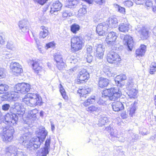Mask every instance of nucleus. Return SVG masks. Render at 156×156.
Returning a JSON list of instances; mask_svg holds the SVG:
<instances>
[{"instance_id": "1", "label": "nucleus", "mask_w": 156, "mask_h": 156, "mask_svg": "<svg viewBox=\"0 0 156 156\" xmlns=\"http://www.w3.org/2000/svg\"><path fill=\"white\" fill-rule=\"evenodd\" d=\"M23 131V134L19 139V143L22 144L28 150L34 151L37 149V146L40 144L38 138H33L30 140L31 134L27 129Z\"/></svg>"}, {"instance_id": "2", "label": "nucleus", "mask_w": 156, "mask_h": 156, "mask_svg": "<svg viewBox=\"0 0 156 156\" xmlns=\"http://www.w3.org/2000/svg\"><path fill=\"white\" fill-rule=\"evenodd\" d=\"M118 20L116 18L112 17L109 18L108 21L102 23L98 24L96 27V32L100 36H104L105 35L108 27L115 28L118 25Z\"/></svg>"}, {"instance_id": "3", "label": "nucleus", "mask_w": 156, "mask_h": 156, "mask_svg": "<svg viewBox=\"0 0 156 156\" xmlns=\"http://www.w3.org/2000/svg\"><path fill=\"white\" fill-rule=\"evenodd\" d=\"M22 101L27 105L30 106L41 105H42V99L38 94L29 93L22 98Z\"/></svg>"}, {"instance_id": "4", "label": "nucleus", "mask_w": 156, "mask_h": 156, "mask_svg": "<svg viewBox=\"0 0 156 156\" xmlns=\"http://www.w3.org/2000/svg\"><path fill=\"white\" fill-rule=\"evenodd\" d=\"M105 96H108L110 100H117L122 94L121 91L117 87L107 89L104 91Z\"/></svg>"}, {"instance_id": "5", "label": "nucleus", "mask_w": 156, "mask_h": 156, "mask_svg": "<svg viewBox=\"0 0 156 156\" xmlns=\"http://www.w3.org/2000/svg\"><path fill=\"white\" fill-rule=\"evenodd\" d=\"M84 41L80 37H73L71 39V47L74 51H77L82 49L83 46Z\"/></svg>"}, {"instance_id": "6", "label": "nucleus", "mask_w": 156, "mask_h": 156, "mask_svg": "<svg viewBox=\"0 0 156 156\" xmlns=\"http://www.w3.org/2000/svg\"><path fill=\"white\" fill-rule=\"evenodd\" d=\"M14 129L12 126H6L3 129V139L4 141H10L13 138Z\"/></svg>"}, {"instance_id": "7", "label": "nucleus", "mask_w": 156, "mask_h": 156, "mask_svg": "<svg viewBox=\"0 0 156 156\" xmlns=\"http://www.w3.org/2000/svg\"><path fill=\"white\" fill-rule=\"evenodd\" d=\"M30 89L29 84L25 83H18L14 87V90L17 93H20L23 94L28 92Z\"/></svg>"}, {"instance_id": "8", "label": "nucleus", "mask_w": 156, "mask_h": 156, "mask_svg": "<svg viewBox=\"0 0 156 156\" xmlns=\"http://www.w3.org/2000/svg\"><path fill=\"white\" fill-rule=\"evenodd\" d=\"M17 115L11 112L8 113L5 117V121L10 126H16L18 121V116Z\"/></svg>"}, {"instance_id": "9", "label": "nucleus", "mask_w": 156, "mask_h": 156, "mask_svg": "<svg viewBox=\"0 0 156 156\" xmlns=\"http://www.w3.org/2000/svg\"><path fill=\"white\" fill-rule=\"evenodd\" d=\"M36 133L37 136L34 137L33 138H38L39 139V142L40 143V144L38 146H37L38 148L40 147L41 143L44 141L46 136L48 135V132L44 127H43L36 131Z\"/></svg>"}, {"instance_id": "10", "label": "nucleus", "mask_w": 156, "mask_h": 156, "mask_svg": "<svg viewBox=\"0 0 156 156\" xmlns=\"http://www.w3.org/2000/svg\"><path fill=\"white\" fill-rule=\"evenodd\" d=\"M55 64L59 70H62L65 68V63L63 61L62 56L59 53H55L54 56Z\"/></svg>"}, {"instance_id": "11", "label": "nucleus", "mask_w": 156, "mask_h": 156, "mask_svg": "<svg viewBox=\"0 0 156 156\" xmlns=\"http://www.w3.org/2000/svg\"><path fill=\"white\" fill-rule=\"evenodd\" d=\"M107 59L109 63L112 64L116 63L121 60L119 55L114 52H111L107 54Z\"/></svg>"}, {"instance_id": "12", "label": "nucleus", "mask_w": 156, "mask_h": 156, "mask_svg": "<svg viewBox=\"0 0 156 156\" xmlns=\"http://www.w3.org/2000/svg\"><path fill=\"white\" fill-rule=\"evenodd\" d=\"M136 29L141 39L144 40L147 38L149 31L147 29L141 25L137 26Z\"/></svg>"}, {"instance_id": "13", "label": "nucleus", "mask_w": 156, "mask_h": 156, "mask_svg": "<svg viewBox=\"0 0 156 156\" xmlns=\"http://www.w3.org/2000/svg\"><path fill=\"white\" fill-rule=\"evenodd\" d=\"M62 6V4L59 1H54L51 6L50 13L56 15L58 14L57 12L61 10Z\"/></svg>"}, {"instance_id": "14", "label": "nucleus", "mask_w": 156, "mask_h": 156, "mask_svg": "<svg viewBox=\"0 0 156 156\" xmlns=\"http://www.w3.org/2000/svg\"><path fill=\"white\" fill-rule=\"evenodd\" d=\"M89 73L85 69H82L79 72L77 76V81L80 83L86 82L89 78Z\"/></svg>"}, {"instance_id": "15", "label": "nucleus", "mask_w": 156, "mask_h": 156, "mask_svg": "<svg viewBox=\"0 0 156 156\" xmlns=\"http://www.w3.org/2000/svg\"><path fill=\"white\" fill-rule=\"evenodd\" d=\"M117 36L115 33L114 32H109L105 39V41L107 44L109 45H113L115 43Z\"/></svg>"}, {"instance_id": "16", "label": "nucleus", "mask_w": 156, "mask_h": 156, "mask_svg": "<svg viewBox=\"0 0 156 156\" xmlns=\"http://www.w3.org/2000/svg\"><path fill=\"white\" fill-rule=\"evenodd\" d=\"M10 68L12 71L17 74H19L23 72L22 66L18 63L12 62L10 64Z\"/></svg>"}, {"instance_id": "17", "label": "nucleus", "mask_w": 156, "mask_h": 156, "mask_svg": "<svg viewBox=\"0 0 156 156\" xmlns=\"http://www.w3.org/2000/svg\"><path fill=\"white\" fill-rule=\"evenodd\" d=\"M123 43L125 45H127L130 50H132L133 44V38L130 36L126 35L124 37L123 39Z\"/></svg>"}, {"instance_id": "18", "label": "nucleus", "mask_w": 156, "mask_h": 156, "mask_svg": "<svg viewBox=\"0 0 156 156\" xmlns=\"http://www.w3.org/2000/svg\"><path fill=\"white\" fill-rule=\"evenodd\" d=\"M105 130L109 133L111 139L112 141L114 140L113 138L117 139L119 137V135L118 134L117 131L115 129H114L113 128L110 126H108L106 128Z\"/></svg>"}, {"instance_id": "19", "label": "nucleus", "mask_w": 156, "mask_h": 156, "mask_svg": "<svg viewBox=\"0 0 156 156\" xmlns=\"http://www.w3.org/2000/svg\"><path fill=\"white\" fill-rule=\"evenodd\" d=\"M94 48L95 49L96 52L95 54L96 57L101 58L104 55V48H102L101 44H96L95 45Z\"/></svg>"}, {"instance_id": "20", "label": "nucleus", "mask_w": 156, "mask_h": 156, "mask_svg": "<svg viewBox=\"0 0 156 156\" xmlns=\"http://www.w3.org/2000/svg\"><path fill=\"white\" fill-rule=\"evenodd\" d=\"M28 22L25 20H23L19 21L18 25L22 32L25 33L29 31L28 27L27 25Z\"/></svg>"}, {"instance_id": "21", "label": "nucleus", "mask_w": 156, "mask_h": 156, "mask_svg": "<svg viewBox=\"0 0 156 156\" xmlns=\"http://www.w3.org/2000/svg\"><path fill=\"white\" fill-rule=\"evenodd\" d=\"M91 90V89L87 86L81 87H80L77 92L80 97H85V95L90 92Z\"/></svg>"}, {"instance_id": "22", "label": "nucleus", "mask_w": 156, "mask_h": 156, "mask_svg": "<svg viewBox=\"0 0 156 156\" xmlns=\"http://www.w3.org/2000/svg\"><path fill=\"white\" fill-rule=\"evenodd\" d=\"M112 105L113 110L115 112L122 110L124 108L123 104L119 101H115L112 103Z\"/></svg>"}, {"instance_id": "23", "label": "nucleus", "mask_w": 156, "mask_h": 156, "mask_svg": "<svg viewBox=\"0 0 156 156\" xmlns=\"http://www.w3.org/2000/svg\"><path fill=\"white\" fill-rule=\"evenodd\" d=\"M38 112V110L37 109H34L28 111V118L30 119L31 122L32 121H34L37 119V114Z\"/></svg>"}, {"instance_id": "24", "label": "nucleus", "mask_w": 156, "mask_h": 156, "mask_svg": "<svg viewBox=\"0 0 156 156\" xmlns=\"http://www.w3.org/2000/svg\"><path fill=\"white\" fill-rule=\"evenodd\" d=\"M33 68L35 73H38L39 71H41L42 69V68L39 66V63L38 62V60H33L31 61Z\"/></svg>"}, {"instance_id": "25", "label": "nucleus", "mask_w": 156, "mask_h": 156, "mask_svg": "<svg viewBox=\"0 0 156 156\" xmlns=\"http://www.w3.org/2000/svg\"><path fill=\"white\" fill-rule=\"evenodd\" d=\"M105 94H104V91H103L102 93L101 97L100 98L98 101V104L105 105L108 104L107 101L108 99H109V98L108 96H105Z\"/></svg>"}, {"instance_id": "26", "label": "nucleus", "mask_w": 156, "mask_h": 156, "mask_svg": "<svg viewBox=\"0 0 156 156\" xmlns=\"http://www.w3.org/2000/svg\"><path fill=\"white\" fill-rule=\"evenodd\" d=\"M146 46L144 44L141 45L140 48L136 51V54L137 56H143L146 51Z\"/></svg>"}, {"instance_id": "27", "label": "nucleus", "mask_w": 156, "mask_h": 156, "mask_svg": "<svg viewBox=\"0 0 156 156\" xmlns=\"http://www.w3.org/2000/svg\"><path fill=\"white\" fill-rule=\"evenodd\" d=\"M41 30L39 33V37L44 38L48 34V28L44 26H42L41 27Z\"/></svg>"}, {"instance_id": "28", "label": "nucleus", "mask_w": 156, "mask_h": 156, "mask_svg": "<svg viewBox=\"0 0 156 156\" xmlns=\"http://www.w3.org/2000/svg\"><path fill=\"white\" fill-rule=\"evenodd\" d=\"M17 111L16 114L18 115L22 116L24 113V111L22 108L21 105L18 103H16L14 104V108H13Z\"/></svg>"}, {"instance_id": "29", "label": "nucleus", "mask_w": 156, "mask_h": 156, "mask_svg": "<svg viewBox=\"0 0 156 156\" xmlns=\"http://www.w3.org/2000/svg\"><path fill=\"white\" fill-rule=\"evenodd\" d=\"M109 83V80L107 79L101 77L99 79L98 85L101 88H103L106 87Z\"/></svg>"}, {"instance_id": "30", "label": "nucleus", "mask_w": 156, "mask_h": 156, "mask_svg": "<svg viewBox=\"0 0 156 156\" xmlns=\"http://www.w3.org/2000/svg\"><path fill=\"white\" fill-rule=\"evenodd\" d=\"M95 101V97L91 96L83 102L82 104L85 107H87L90 104H93Z\"/></svg>"}, {"instance_id": "31", "label": "nucleus", "mask_w": 156, "mask_h": 156, "mask_svg": "<svg viewBox=\"0 0 156 156\" xmlns=\"http://www.w3.org/2000/svg\"><path fill=\"white\" fill-rule=\"evenodd\" d=\"M119 29L122 32H127L129 30V24L126 23H121L119 25Z\"/></svg>"}, {"instance_id": "32", "label": "nucleus", "mask_w": 156, "mask_h": 156, "mask_svg": "<svg viewBox=\"0 0 156 156\" xmlns=\"http://www.w3.org/2000/svg\"><path fill=\"white\" fill-rule=\"evenodd\" d=\"M137 91L134 88L128 90L127 94L130 98H135L137 97Z\"/></svg>"}, {"instance_id": "33", "label": "nucleus", "mask_w": 156, "mask_h": 156, "mask_svg": "<svg viewBox=\"0 0 156 156\" xmlns=\"http://www.w3.org/2000/svg\"><path fill=\"white\" fill-rule=\"evenodd\" d=\"M86 110L90 113H93L94 112H98L99 111L101 110V108L97 106L92 105L87 108Z\"/></svg>"}, {"instance_id": "34", "label": "nucleus", "mask_w": 156, "mask_h": 156, "mask_svg": "<svg viewBox=\"0 0 156 156\" xmlns=\"http://www.w3.org/2000/svg\"><path fill=\"white\" fill-rule=\"evenodd\" d=\"M17 151V150L16 148L14 146H9L8 147H7L5 149V151L7 154L9 153L11 154H14V155Z\"/></svg>"}, {"instance_id": "35", "label": "nucleus", "mask_w": 156, "mask_h": 156, "mask_svg": "<svg viewBox=\"0 0 156 156\" xmlns=\"http://www.w3.org/2000/svg\"><path fill=\"white\" fill-rule=\"evenodd\" d=\"M137 103L134 102L131 104L130 107L129 108V115L131 117L134 114L137 108Z\"/></svg>"}, {"instance_id": "36", "label": "nucleus", "mask_w": 156, "mask_h": 156, "mask_svg": "<svg viewBox=\"0 0 156 156\" xmlns=\"http://www.w3.org/2000/svg\"><path fill=\"white\" fill-rule=\"evenodd\" d=\"M98 125L99 126H101L105 125L107 122H108L107 118L104 115H101L99 119Z\"/></svg>"}, {"instance_id": "37", "label": "nucleus", "mask_w": 156, "mask_h": 156, "mask_svg": "<svg viewBox=\"0 0 156 156\" xmlns=\"http://www.w3.org/2000/svg\"><path fill=\"white\" fill-rule=\"evenodd\" d=\"M59 91L63 98L65 100H67L68 96L67 95L65 89L61 84L59 85Z\"/></svg>"}, {"instance_id": "38", "label": "nucleus", "mask_w": 156, "mask_h": 156, "mask_svg": "<svg viewBox=\"0 0 156 156\" xmlns=\"http://www.w3.org/2000/svg\"><path fill=\"white\" fill-rule=\"evenodd\" d=\"M127 77L126 75L123 74H121L117 76L115 79V81L117 82L118 84L120 83V82L122 80H126Z\"/></svg>"}, {"instance_id": "39", "label": "nucleus", "mask_w": 156, "mask_h": 156, "mask_svg": "<svg viewBox=\"0 0 156 156\" xmlns=\"http://www.w3.org/2000/svg\"><path fill=\"white\" fill-rule=\"evenodd\" d=\"M48 152V149L43 148H41L37 153L39 156H46Z\"/></svg>"}, {"instance_id": "40", "label": "nucleus", "mask_w": 156, "mask_h": 156, "mask_svg": "<svg viewBox=\"0 0 156 156\" xmlns=\"http://www.w3.org/2000/svg\"><path fill=\"white\" fill-rule=\"evenodd\" d=\"M9 88V87L7 85L0 84V94L6 93Z\"/></svg>"}, {"instance_id": "41", "label": "nucleus", "mask_w": 156, "mask_h": 156, "mask_svg": "<svg viewBox=\"0 0 156 156\" xmlns=\"http://www.w3.org/2000/svg\"><path fill=\"white\" fill-rule=\"evenodd\" d=\"M114 6L116 10L119 12L123 14H125V9L124 8L121 7L117 4H114Z\"/></svg>"}, {"instance_id": "42", "label": "nucleus", "mask_w": 156, "mask_h": 156, "mask_svg": "<svg viewBox=\"0 0 156 156\" xmlns=\"http://www.w3.org/2000/svg\"><path fill=\"white\" fill-rule=\"evenodd\" d=\"M80 26L78 24L74 23L70 27L71 31L74 34H76L80 29Z\"/></svg>"}, {"instance_id": "43", "label": "nucleus", "mask_w": 156, "mask_h": 156, "mask_svg": "<svg viewBox=\"0 0 156 156\" xmlns=\"http://www.w3.org/2000/svg\"><path fill=\"white\" fill-rule=\"evenodd\" d=\"M156 71V64L154 62H152L150 66V73L151 74L154 73Z\"/></svg>"}, {"instance_id": "44", "label": "nucleus", "mask_w": 156, "mask_h": 156, "mask_svg": "<svg viewBox=\"0 0 156 156\" xmlns=\"http://www.w3.org/2000/svg\"><path fill=\"white\" fill-rule=\"evenodd\" d=\"M78 16L79 17L82 16L86 13L87 10L85 7L80 8L79 10Z\"/></svg>"}, {"instance_id": "45", "label": "nucleus", "mask_w": 156, "mask_h": 156, "mask_svg": "<svg viewBox=\"0 0 156 156\" xmlns=\"http://www.w3.org/2000/svg\"><path fill=\"white\" fill-rule=\"evenodd\" d=\"M134 85V82L132 79H129L126 83V88L128 90H129L130 88L133 87Z\"/></svg>"}, {"instance_id": "46", "label": "nucleus", "mask_w": 156, "mask_h": 156, "mask_svg": "<svg viewBox=\"0 0 156 156\" xmlns=\"http://www.w3.org/2000/svg\"><path fill=\"white\" fill-rule=\"evenodd\" d=\"M17 93V92H16L15 90H14V92H12L10 96L9 97L10 99L11 98L14 101L16 100L19 97V96L16 94Z\"/></svg>"}, {"instance_id": "47", "label": "nucleus", "mask_w": 156, "mask_h": 156, "mask_svg": "<svg viewBox=\"0 0 156 156\" xmlns=\"http://www.w3.org/2000/svg\"><path fill=\"white\" fill-rule=\"evenodd\" d=\"M6 76V72L3 69L0 68V79L5 78Z\"/></svg>"}, {"instance_id": "48", "label": "nucleus", "mask_w": 156, "mask_h": 156, "mask_svg": "<svg viewBox=\"0 0 156 156\" xmlns=\"http://www.w3.org/2000/svg\"><path fill=\"white\" fill-rule=\"evenodd\" d=\"M14 156H27V155L24 152L19 149V151L17 150Z\"/></svg>"}, {"instance_id": "49", "label": "nucleus", "mask_w": 156, "mask_h": 156, "mask_svg": "<svg viewBox=\"0 0 156 156\" xmlns=\"http://www.w3.org/2000/svg\"><path fill=\"white\" fill-rule=\"evenodd\" d=\"M145 7L149 9L150 8L152 7L153 3L152 1L150 0H147L145 3Z\"/></svg>"}, {"instance_id": "50", "label": "nucleus", "mask_w": 156, "mask_h": 156, "mask_svg": "<svg viewBox=\"0 0 156 156\" xmlns=\"http://www.w3.org/2000/svg\"><path fill=\"white\" fill-rule=\"evenodd\" d=\"M10 108V105L8 104H4L2 106V109L4 111H8Z\"/></svg>"}, {"instance_id": "51", "label": "nucleus", "mask_w": 156, "mask_h": 156, "mask_svg": "<svg viewBox=\"0 0 156 156\" xmlns=\"http://www.w3.org/2000/svg\"><path fill=\"white\" fill-rule=\"evenodd\" d=\"M72 15V13L67 10L63 11L62 13V16L64 18H66L68 16H70Z\"/></svg>"}, {"instance_id": "52", "label": "nucleus", "mask_w": 156, "mask_h": 156, "mask_svg": "<svg viewBox=\"0 0 156 156\" xmlns=\"http://www.w3.org/2000/svg\"><path fill=\"white\" fill-rule=\"evenodd\" d=\"M6 47L7 48L9 49L12 50L14 48L13 43L12 41L8 42L6 45Z\"/></svg>"}, {"instance_id": "53", "label": "nucleus", "mask_w": 156, "mask_h": 156, "mask_svg": "<svg viewBox=\"0 0 156 156\" xmlns=\"http://www.w3.org/2000/svg\"><path fill=\"white\" fill-rule=\"evenodd\" d=\"M48 0H34V1L35 2H37L41 5H43Z\"/></svg>"}, {"instance_id": "54", "label": "nucleus", "mask_w": 156, "mask_h": 156, "mask_svg": "<svg viewBox=\"0 0 156 156\" xmlns=\"http://www.w3.org/2000/svg\"><path fill=\"white\" fill-rule=\"evenodd\" d=\"M94 1L96 4L101 5H104L105 2V0H94Z\"/></svg>"}, {"instance_id": "55", "label": "nucleus", "mask_w": 156, "mask_h": 156, "mask_svg": "<svg viewBox=\"0 0 156 156\" xmlns=\"http://www.w3.org/2000/svg\"><path fill=\"white\" fill-rule=\"evenodd\" d=\"M50 138H48L46 140L45 144V147L44 148L49 149L50 147Z\"/></svg>"}, {"instance_id": "56", "label": "nucleus", "mask_w": 156, "mask_h": 156, "mask_svg": "<svg viewBox=\"0 0 156 156\" xmlns=\"http://www.w3.org/2000/svg\"><path fill=\"white\" fill-rule=\"evenodd\" d=\"M124 4L125 5L128 7H130L132 6L133 5V2L129 0H127L124 2Z\"/></svg>"}, {"instance_id": "57", "label": "nucleus", "mask_w": 156, "mask_h": 156, "mask_svg": "<svg viewBox=\"0 0 156 156\" xmlns=\"http://www.w3.org/2000/svg\"><path fill=\"white\" fill-rule=\"evenodd\" d=\"M105 74L109 77H110L112 76H114L115 74H114L113 72L112 71V69H111L109 71H108L107 73H105Z\"/></svg>"}, {"instance_id": "58", "label": "nucleus", "mask_w": 156, "mask_h": 156, "mask_svg": "<svg viewBox=\"0 0 156 156\" xmlns=\"http://www.w3.org/2000/svg\"><path fill=\"white\" fill-rule=\"evenodd\" d=\"M55 46V44L54 42H51L46 44V47L47 48H53Z\"/></svg>"}, {"instance_id": "59", "label": "nucleus", "mask_w": 156, "mask_h": 156, "mask_svg": "<svg viewBox=\"0 0 156 156\" xmlns=\"http://www.w3.org/2000/svg\"><path fill=\"white\" fill-rule=\"evenodd\" d=\"M87 62L88 63H90L92 62L93 59L92 56L89 54L87 55V57L86 58Z\"/></svg>"}, {"instance_id": "60", "label": "nucleus", "mask_w": 156, "mask_h": 156, "mask_svg": "<svg viewBox=\"0 0 156 156\" xmlns=\"http://www.w3.org/2000/svg\"><path fill=\"white\" fill-rule=\"evenodd\" d=\"M78 60L76 58H74V57H73V58H71L69 59V61L71 63H75L77 62Z\"/></svg>"}, {"instance_id": "61", "label": "nucleus", "mask_w": 156, "mask_h": 156, "mask_svg": "<svg viewBox=\"0 0 156 156\" xmlns=\"http://www.w3.org/2000/svg\"><path fill=\"white\" fill-rule=\"evenodd\" d=\"M145 2V0H136L135 2L137 4H143Z\"/></svg>"}, {"instance_id": "62", "label": "nucleus", "mask_w": 156, "mask_h": 156, "mask_svg": "<svg viewBox=\"0 0 156 156\" xmlns=\"http://www.w3.org/2000/svg\"><path fill=\"white\" fill-rule=\"evenodd\" d=\"M87 52L90 54V53L92 52V46L90 45H88L87 46Z\"/></svg>"}, {"instance_id": "63", "label": "nucleus", "mask_w": 156, "mask_h": 156, "mask_svg": "<svg viewBox=\"0 0 156 156\" xmlns=\"http://www.w3.org/2000/svg\"><path fill=\"white\" fill-rule=\"evenodd\" d=\"M112 68H111L108 67H105L103 68V71L105 74L106 73H107V72H108V71H109V70H110Z\"/></svg>"}, {"instance_id": "64", "label": "nucleus", "mask_w": 156, "mask_h": 156, "mask_svg": "<svg viewBox=\"0 0 156 156\" xmlns=\"http://www.w3.org/2000/svg\"><path fill=\"white\" fill-rule=\"evenodd\" d=\"M77 3V1L76 0H73V2H69L70 4L73 5V6H75V5H76Z\"/></svg>"}]
</instances>
